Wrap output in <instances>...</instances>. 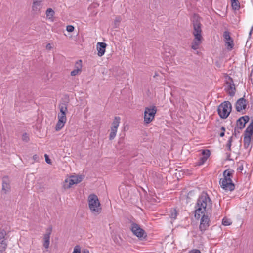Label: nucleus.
I'll return each instance as SVG.
<instances>
[{
	"mask_svg": "<svg viewBox=\"0 0 253 253\" xmlns=\"http://www.w3.org/2000/svg\"><path fill=\"white\" fill-rule=\"evenodd\" d=\"M212 201L209 195L203 192L198 197L195 206V217L199 219L203 213H208L209 211H211Z\"/></svg>",
	"mask_w": 253,
	"mask_h": 253,
	"instance_id": "obj_1",
	"label": "nucleus"
},
{
	"mask_svg": "<svg viewBox=\"0 0 253 253\" xmlns=\"http://www.w3.org/2000/svg\"><path fill=\"white\" fill-rule=\"evenodd\" d=\"M234 171L233 169H228L224 171L223 178H221L219 184L221 187L225 190L232 191L235 189V185L233 182L231 178L233 177Z\"/></svg>",
	"mask_w": 253,
	"mask_h": 253,
	"instance_id": "obj_2",
	"label": "nucleus"
},
{
	"mask_svg": "<svg viewBox=\"0 0 253 253\" xmlns=\"http://www.w3.org/2000/svg\"><path fill=\"white\" fill-rule=\"evenodd\" d=\"M88 206L91 212L98 214L101 211V207L97 196L94 194L89 195L88 197Z\"/></svg>",
	"mask_w": 253,
	"mask_h": 253,
	"instance_id": "obj_3",
	"label": "nucleus"
},
{
	"mask_svg": "<svg viewBox=\"0 0 253 253\" xmlns=\"http://www.w3.org/2000/svg\"><path fill=\"white\" fill-rule=\"evenodd\" d=\"M232 111L231 103L228 101L221 103L217 108V112L221 119H226Z\"/></svg>",
	"mask_w": 253,
	"mask_h": 253,
	"instance_id": "obj_4",
	"label": "nucleus"
},
{
	"mask_svg": "<svg viewBox=\"0 0 253 253\" xmlns=\"http://www.w3.org/2000/svg\"><path fill=\"white\" fill-rule=\"evenodd\" d=\"M192 23H193V34L194 36L196 37V38H198L199 37H202V36L201 35L202 24H201V22L200 21V17L198 14H194L193 15Z\"/></svg>",
	"mask_w": 253,
	"mask_h": 253,
	"instance_id": "obj_5",
	"label": "nucleus"
},
{
	"mask_svg": "<svg viewBox=\"0 0 253 253\" xmlns=\"http://www.w3.org/2000/svg\"><path fill=\"white\" fill-rule=\"evenodd\" d=\"M157 112L156 106L146 107L145 108L144 122L145 124H149L154 119L155 114Z\"/></svg>",
	"mask_w": 253,
	"mask_h": 253,
	"instance_id": "obj_6",
	"label": "nucleus"
},
{
	"mask_svg": "<svg viewBox=\"0 0 253 253\" xmlns=\"http://www.w3.org/2000/svg\"><path fill=\"white\" fill-rule=\"evenodd\" d=\"M130 229L133 234L139 239H144L147 237V234L144 230L141 228L139 225L131 221Z\"/></svg>",
	"mask_w": 253,
	"mask_h": 253,
	"instance_id": "obj_7",
	"label": "nucleus"
},
{
	"mask_svg": "<svg viewBox=\"0 0 253 253\" xmlns=\"http://www.w3.org/2000/svg\"><path fill=\"white\" fill-rule=\"evenodd\" d=\"M226 86L224 89L225 91L228 93L229 96L233 97L235 95L236 88L234 84L233 79L228 75L225 76Z\"/></svg>",
	"mask_w": 253,
	"mask_h": 253,
	"instance_id": "obj_8",
	"label": "nucleus"
},
{
	"mask_svg": "<svg viewBox=\"0 0 253 253\" xmlns=\"http://www.w3.org/2000/svg\"><path fill=\"white\" fill-rule=\"evenodd\" d=\"M84 176L83 175H76L72 176L71 177V179L69 180L67 179L65 180L63 185V187L64 189H69L71 187L72 185L75 184H78L81 182Z\"/></svg>",
	"mask_w": 253,
	"mask_h": 253,
	"instance_id": "obj_9",
	"label": "nucleus"
},
{
	"mask_svg": "<svg viewBox=\"0 0 253 253\" xmlns=\"http://www.w3.org/2000/svg\"><path fill=\"white\" fill-rule=\"evenodd\" d=\"M199 229L203 233L207 230L210 226V220L207 213H203L201 215Z\"/></svg>",
	"mask_w": 253,
	"mask_h": 253,
	"instance_id": "obj_10",
	"label": "nucleus"
},
{
	"mask_svg": "<svg viewBox=\"0 0 253 253\" xmlns=\"http://www.w3.org/2000/svg\"><path fill=\"white\" fill-rule=\"evenodd\" d=\"M245 96V95L244 94L243 97L238 99L235 103V108L237 112H240L243 110H245L247 108L248 102L247 100L244 98Z\"/></svg>",
	"mask_w": 253,
	"mask_h": 253,
	"instance_id": "obj_11",
	"label": "nucleus"
},
{
	"mask_svg": "<svg viewBox=\"0 0 253 253\" xmlns=\"http://www.w3.org/2000/svg\"><path fill=\"white\" fill-rule=\"evenodd\" d=\"M58 120L55 126V130L57 131L63 127L67 121L66 115L58 114Z\"/></svg>",
	"mask_w": 253,
	"mask_h": 253,
	"instance_id": "obj_12",
	"label": "nucleus"
},
{
	"mask_svg": "<svg viewBox=\"0 0 253 253\" xmlns=\"http://www.w3.org/2000/svg\"><path fill=\"white\" fill-rule=\"evenodd\" d=\"M2 190L1 192L4 194H7L10 191L11 186L10 181L7 176H4L2 179Z\"/></svg>",
	"mask_w": 253,
	"mask_h": 253,
	"instance_id": "obj_13",
	"label": "nucleus"
},
{
	"mask_svg": "<svg viewBox=\"0 0 253 253\" xmlns=\"http://www.w3.org/2000/svg\"><path fill=\"white\" fill-rule=\"evenodd\" d=\"M52 228L50 227L47 230V232L44 235V244L43 246L47 249L49 248L50 244V236L51 234Z\"/></svg>",
	"mask_w": 253,
	"mask_h": 253,
	"instance_id": "obj_14",
	"label": "nucleus"
},
{
	"mask_svg": "<svg viewBox=\"0 0 253 253\" xmlns=\"http://www.w3.org/2000/svg\"><path fill=\"white\" fill-rule=\"evenodd\" d=\"M106 46L107 44L105 42H98L97 43V54L99 56L101 57L104 54Z\"/></svg>",
	"mask_w": 253,
	"mask_h": 253,
	"instance_id": "obj_15",
	"label": "nucleus"
},
{
	"mask_svg": "<svg viewBox=\"0 0 253 253\" xmlns=\"http://www.w3.org/2000/svg\"><path fill=\"white\" fill-rule=\"evenodd\" d=\"M203 37H198L196 38V37H194V39L192 43L191 48L194 50H196L199 48V46L202 42V40Z\"/></svg>",
	"mask_w": 253,
	"mask_h": 253,
	"instance_id": "obj_16",
	"label": "nucleus"
},
{
	"mask_svg": "<svg viewBox=\"0 0 253 253\" xmlns=\"http://www.w3.org/2000/svg\"><path fill=\"white\" fill-rule=\"evenodd\" d=\"M253 135V119L246 128L244 131V135L250 136L252 137Z\"/></svg>",
	"mask_w": 253,
	"mask_h": 253,
	"instance_id": "obj_17",
	"label": "nucleus"
},
{
	"mask_svg": "<svg viewBox=\"0 0 253 253\" xmlns=\"http://www.w3.org/2000/svg\"><path fill=\"white\" fill-rule=\"evenodd\" d=\"M68 102H63L59 104V108L60 109V112L58 114L66 115L68 111L67 109Z\"/></svg>",
	"mask_w": 253,
	"mask_h": 253,
	"instance_id": "obj_18",
	"label": "nucleus"
},
{
	"mask_svg": "<svg viewBox=\"0 0 253 253\" xmlns=\"http://www.w3.org/2000/svg\"><path fill=\"white\" fill-rule=\"evenodd\" d=\"M252 137L244 135V147L245 149L248 148L251 141Z\"/></svg>",
	"mask_w": 253,
	"mask_h": 253,
	"instance_id": "obj_19",
	"label": "nucleus"
},
{
	"mask_svg": "<svg viewBox=\"0 0 253 253\" xmlns=\"http://www.w3.org/2000/svg\"><path fill=\"white\" fill-rule=\"evenodd\" d=\"M230 1L233 10H238L240 8V4L238 0H230Z\"/></svg>",
	"mask_w": 253,
	"mask_h": 253,
	"instance_id": "obj_20",
	"label": "nucleus"
},
{
	"mask_svg": "<svg viewBox=\"0 0 253 253\" xmlns=\"http://www.w3.org/2000/svg\"><path fill=\"white\" fill-rule=\"evenodd\" d=\"M246 126V124L239 118L236 121L235 127H238L240 129H243Z\"/></svg>",
	"mask_w": 253,
	"mask_h": 253,
	"instance_id": "obj_21",
	"label": "nucleus"
},
{
	"mask_svg": "<svg viewBox=\"0 0 253 253\" xmlns=\"http://www.w3.org/2000/svg\"><path fill=\"white\" fill-rule=\"evenodd\" d=\"M41 4L37 3L36 2H33L32 6V11L34 13H37L38 12L40 11V7Z\"/></svg>",
	"mask_w": 253,
	"mask_h": 253,
	"instance_id": "obj_22",
	"label": "nucleus"
},
{
	"mask_svg": "<svg viewBox=\"0 0 253 253\" xmlns=\"http://www.w3.org/2000/svg\"><path fill=\"white\" fill-rule=\"evenodd\" d=\"M117 128L116 126H112L111 128V132L109 135V139L113 140L116 136Z\"/></svg>",
	"mask_w": 253,
	"mask_h": 253,
	"instance_id": "obj_23",
	"label": "nucleus"
},
{
	"mask_svg": "<svg viewBox=\"0 0 253 253\" xmlns=\"http://www.w3.org/2000/svg\"><path fill=\"white\" fill-rule=\"evenodd\" d=\"M55 14L54 11L51 8H49L46 10V17L49 19L53 18Z\"/></svg>",
	"mask_w": 253,
	"mask_h": 253,
	"instance_id": "obj_24",
	"label": "nucleus"
},
{
	"mask_svg": "<svg viewBox=\"0 0 253 253\" xmlns=\"http://www.w3.org/2000/svg\"><path fill=\"white\" fill-rule=\"evenodd\" d=\"M6 235V232L4 229H0V243L3 246L6 244L3 240L5 236Z\"/></svg>",
	"mask_w": 253,
	"mask_h": 253,
	"instance_id": "obj_25",
	"label": "nucleus"
},
{
	"mask_svg": "<svg viewBox=\"0 0 253 253\" xmlns=\"http://www.w3.org/2000/svg\"><path fill=\"white\" fill-rule=\"evenodd\" d=\"M225 45L227 46L226 48L228 50H232L234 46L233 40H230L229 42H225Z\"/></svg>",
	"mask_w": 253,
	"mask_h": 253,
	"instance_id": "obj_26",
	"label": "nucleus"
},
{
	"mask_svg": "<svg viewBox=\"0 0 253 253\" xmlns=\"http://www.w3.org/2000/svg\"><path fill=\"white\" fill-rule=\"evenodd\" d=\"M178 215V212L175 209H171L170 211L169 217L171 219H175Z\"/></svg>",
	"mask_w": 253,
	"mask_h": 253,
	"instance_id": "obj_27",
	"label": "nucleus"
},
{
	"mask_svg": "<svg viewBox=\"0 0 253 253\" xmlns=\"http://www.w3.org/2000/svg\"><path fill=\"white\" fill-rule=\"evenodd\" d=\"M121 118L120 117H115L113 122H112V126H116L118 128Z\"/></svg>",
	"mask_w": 253,
	"mask_h": 253,
	"instance_id": "obj_28",
	"label": "nucleus"
},
{
	"mask_svg": "<svg viewBox=\"0 0 253 253\" xmlns=\"http://www.w3.org/2000/svg\"><path fill=\"white\" fill-rule=\"evenodd\" d=\"M222 223L224 226H229L231 224L232 222L230 221V219L224 217L222 219Z\"/></svg>",
	"mask_w": 253,
	"mask_h": 253,
	"instance_id": "obj_29",
	"label": "nucleus"
},
{
	"mask_svg": "<svg viewBox=\"0 0 253 253\" xmlns=\"http://www.w3.org/2000/svg\"><path fill=\"white\" fill-rule=\"evenodd\" d=\"M211 154V152L208 149H204L202 152V156L206 157L207 158L210 156Z\"/></svg>",
	"mask_w": 253,
	"mask_h": 253,
	"instance_id": "obj_30",
	"label": "nucleus"
},
{
	"mask_svg": "<svg viewBox=\"0 0 253 253\" xmlns=\"http://www.w3.org/2000/svg\"><path fill=\"white\" fill-rule=\"evenodd\" d=\"M122 18L120 16H117L116 17L114 20V28H117L119 26V24L121 21Z\"/></svg>",
	"mask_w": 253,
	"mask_h": 253,
	"instance_id": "obj_31",
	"label": "nucleus"
},
{
	"mask_svg": "<svg viewBox=\"0 0 253 253\" xmlns=\"http://www.w3.org/2000/svg\"><path fill=\"white\" fill-rule=\"evenodd\" d=\"M223 36L224 38V40H231V36L230 35V32L228 31H225L223 33Z\"/></svg>",
	"mask_w": 253,
	"mask_h": 253,
	"instance_id": "obj_32",
	"label": "nucleus"
},
{
	"mask_svg": "<svg viewBox=\"0 0 253 253\" xmlns=\"http://www.w3.org/2000/svg\"><path fill=\"white\" fill-rule=\"evenodd\" d=\"M233 141V136H231L229 140H228L227 143L226 144V147L228 148L229 151H231V147L232 145V142Z\"/></svg>",
	"mask_w": 253,
	"mask_h": 253,
	"instance_id": "obj_33",
	"label": "nucleus"
},
{
	"mask_svg": "<svg viewBox=\"0 0 253 253\" xmlns=\"http://www.w3.org/2000/svg\"><path fill=\"white\" fill-rule=\"evenodd\" d=\"M243 161H241L238 163L237 166V170L238 171L241 172L243 169Z\"/></svg>",
	"mask_w": 253,
	"mask_h": 253,
	"instance_id": "obj_34",
	"label": "nucleus"
},
{
	"mask_svg": "<svg viewBox=\"0 0 253 253\" xmlns=\"http://www.w3.org/2000/svg\"><path fill=\"white\" fill-rule=\"evenodd\" d=\"M207 159L208 158H207L206 157H204V156L201 157L200 158L199 162H198V165L199 166L203 165L206 162V161L207 160Z\"/></svg>",
	"mask_w": 253,
	"mask_h": 253,
	"instance_id": "obj_35",
	"label": "nucleus"
},
{
	"mask_svg": "<svg viewBox=\"0 0 253 253\" xmlns=\"http://www.w3.org/2000/svg\"><path fill=\"white\" fill-rule=\"evenodd\" d=\"M82 61L81 60H79L76 62V65H75L76 69H79V66L80 67V72L81 71V70H82Z\"/></svg>",
	"mask_w": 253,
	"mask_h": 253,
	"instance_id": "obj_36",
	"label": "nucleus"
},
{
	"mask_svg": "<svg viewBox=\"0 0 253 253\" xmlns=\"http://www.w3.org/2000/svg\"><path fill=\"white\" fill-rule=\"evenodd\" d=\"M241 119L243 121V122L246 124L249 120H250V117L248 115H245L244 116H242L240 117Z\"/></svg>",
	"mask_w": 253,
	"mask_h": 253,
	"instance_id": "obj_37",
	"label": "nucleus"
},
{
	"mask_svg": "<svg viewBox=\"0 0 253 253\" xmlns=\"http://www.w3.org/2000/svg\"><path fill=\"white\" fill-rule=\"evenodd\" d=\"M240 130H241L240 128H239L238 127H235L234 128V132L233 133V135L232 136H235V137H237V134L240 133Z\"/></svg>",
	"mask_w": 253,
	"mask_h": 253,
	"instance_id": "obj_38",
	"label": "nucleus"
},
{
	"mask_svg": "<svg viewBox=\"0 0 253 253\" xmlns=\"http://www.w3.org/2000/svg\"><path fill=\"white\" fill-rule=\"evenodd\" d=\"M72 253H81V248L80 246L76 245L74 249V251Z\"/></svg>",
	"mask_w": 253,
	"mask_h": 253,
	"instance_id": "obj_39",
	"label": "nucleus"
},
{
	"mask_svg": "<svg viewBox=\"0 0 253 253\" xmlns=\"http://www.w3.org/2000/svg\"><path fill=\"white\" fill-rule=\"evenodd\" d=\"M22 140L25 142H28L29 140V138L28 134L26 133H24L22 135Z\"/></svg>",
	"mask_w": 253,
	"mask_h": 253,
	"instance_id": "obj_40",
	"label": "nucleus"
},
{
	"mask_svg": "<svg viewBox=\"0 0 253 253\" xmlns=\"http://www.w3.org/2000/svg\"><path fill=\"white\" fill-rule=\"evenodd\" d=\"M80 67L79 66V69H74V70H73L71 72V75L72 76H75L77 75L78 74L79 72H80Z\"/></svg>",
	"mask_w": 253,
	"mask_h": 253,
	"instance_id": "obj_41",
	"label": "nucleus"
},
{
	"mask_svg": "<svg viewBox=\"0 0 253 253\" xmlns=\"http://www.w3.org/2000/svg\"><path fill=\"white\" fill-rule=\"evenodd\" d=\"M74 27L72 25H68L66 27V30L69 32H72L74 30Z\"/></svg>",
	"mask_w": 253,
	"mask_h": 253,
	"instance_id": "obj_42",
	"label": "nucleus"
},
{
	"mask_svg": "<svg viewBox=\"0 0 253 253\" xmlns=\"http://www.w3.org/2000/svg\"><path fill=\"white\" fill-rule=\"evenodd\" d=\"M44 157H45V162L48 164H51V160L49 158L48 155L47 154H45Z\"/></svg>",
	"mask_w": 253,
	"mask_h": 253,
	"instance_id": "obj_43",
	"label": "nucleus"
},
{
	"mask_svg": "<svg viewBox=\"0 0 253 253\" xmlns=\"http://www.w3.org/2000/svg\"><path fill=\"white\" fill-rule=\"evenodd\" d=\"M7 244H4V246L1 247V249H0V253H6L5 252V250L6 248Z\"/></svg>",
	"mask_w": 253,
	"mask_h": 253,
	"instance_id": "obj_44",
	"label": "nucleus"
},
{
	"mask_svg": "<svg viewBox=\"0 0 253 253\" xmlns=\"http://www.w3.org/2000/svg\"><path fill=\"white\" fill-rule=\"evenodd\" d=\"M33 159L35 161L38 162L39 160V157L37 155L35 154L33 156Z\"/></svg>",
	"mask_w": 253,
	"mask_h": 253,
	"instance_id": "obj_45",
	"label": "nucleus"
},
{
	"mask_svg": "<svg viewBox=\"0 0 253 253\" xmlns=\"http://www.w3.org/2000/svg\"><path fill=\"white\" fill-rule=\"evenodd\" d=\"M46 49H48V50H50L52 49V47L51 46V45L50 44V43H48L47 45H46Z\"/></svg>",
	"mask_w": 253,
	"mask_h": 253,
	"instance_id": "obj_46",
	"label": "nucleus"
},
{
	"mask_svg": "<svg viewBox=\"0 0 253 253\" xmlns=\"http://www.w3.org/2000/svg\"><path fill=\"white\" fill-rule=\"evenodd\" d=\"M42 0H33V2H36L37 3L41 4V3L42 2Z\"/></svg>",
	"mask_w": 253,
	"mask_h": 253,
	"instance_id": "obj_47",
	"label": "nucleus"
},
{
	"mask_svg": "<svg viewBox=\"0 0 253 253\" xmlns=\"http://www.w3.org/2000/svg\"><path fill=\"white\" fill-rule=\"evenodd\" d=\"M225 135V132H221V133L219 134V136L221 137H223Z\"/></svg>",
	"mask_w": 253,
	"mask_h": 253,
	"instance_id": "obj_48",
	"label": "nucleus"
},
{
	"mask_svg": "<svg viewBox=\"0 0 253 253\" xmlns=\"http://www.w3.org/2000/svg\"><path fill=\"white\" fill-rule=\"evenodd\" d=\"M221 132H225V128L224 126H222L221 127Z\"/></svg>",
	"mask_w": 253,
	"mask_h": 253,
	"instance_id": "obj_49",
	"label": "nucleus"
},
{
	"mask_svg": "<svg viewBox=\"0 0 253 253\" xmlns=\"http://www.w3.org/2000/svg\"><path fill=\"white\" fill-rule=\"evenodd\" d=\"M82 253H89V251L88 250H84Z\"/></svg>",
	"mask_w": 253,
	"mask_h": 253,
	"instance_id": "obj_50",
	"label": "nucleus"
},
{
	"mask_svg": "<svg viewBox=\"0 0 253 253\" xmlns=\"http://www.w3.org/2000/svg\"><path fill=\"white\" fill-rule=\"evenodd\" d=\"M231 40H233V39L231 37ZM230 40H226L225 42H229Z\"/></svg>",
	"mask_w": 253,
	"mask_h": 253,
	"instance_id": "obj_51",
	"label": "nucleus"
}]
</instances>
